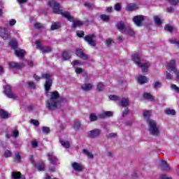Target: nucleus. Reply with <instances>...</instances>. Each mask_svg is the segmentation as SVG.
Returning a JSON list of instances; mask_svg holds the SVG:
<instances>
[{
  "label": "nucleus",
  "instance_id": "f257e3e1",
  "mask_svg": "<svg viewBox=\"0 0 179 179\" xmlns=\"http://www.w3.org/2000/svg\"><path fill=\"white\" fill-rule=\"evenodd\" d=\"M66 101H68L66 98L60 96L57 91H54L49 94V99L46 101V107L50 111H52V110L61 108L62 105L65 104Z\"/></svg>",
  "mask_w": 179,
  "mask_h": 179
},
{
  "label": "nucleus",
  "instance_id": "f03ea898",
  "mask_svg": "<svg viewBox=\"0 0 179 179\" xmlns=\"http://www.w3.org/2000/svg\"><path fill=\"white\" fill-rule=\"evenodd\" d=\"M49 6L52 8L54 13H56L57 15H62L63 17H66V19H67L69 22H72L73 27H79V26H82L83 24V22L80 20H75L73 17L71 16V13H69V12H62L59 3H57L55 1L51 0L49 1Z\"/></svg>",
  "mask_w": 179,
  "mask_h": 179
},
{
  "label": "nucleus",
  "instance_id": "7ed1b4c3",
  "mask_svg": "<svg viewBox=\"0 0 179 179\" xmlns=\"http://www.w3.org/2000/svg\"><path fill=\"white\" fill-rule=\"evenodd\" d=\"M141 57H142V54L141 53H135L132 55L131 59L139 66V68H141V71L143 73H146L148 72V69H149V67L150 66V63L148 62L145 63H141Z\"/></svg>",
  "mask_w": 179,
  "mask_h": 179
},
{
  "label": "nucleus",
  "instance_id": "20e7f679",
  "mask_svg": "<svg viewBox=\"0 0 179 179\" xmlns=\"http://www.w3.org/2000/svg\"><path fill=\"white\" fill-rule=\"evenodd\" d=\"M148 131L150 135H152V136H159L160 135V130L159 129V127H157V124L156 123V121L153 120H148Z\"/></svg>",
  "mask_w": 179,
  "mask_h": 179
},
{
  "label": "nucleus",
  "instance_id": "39448f33",
  "mask_svg": "<svg viewBox=\"0 0 179 179\" xmlns=\"http://www.w3.org/2000/svg\"><path fill=\"white\" fill-rule=\"evenodd\" d=\"M43 79H46L45 83V90L46 94H48V92H50V89H51V86H52V80L51 78H52V74L51 73H44L42 75Z\"/></svg>",
  "mask_w": 179,
  "mask_h": 179
},
{
  "label": "nucleus",
  "instance_id": "423d86ee",
  "mask_svg": "<svg viewBox=\"0 0 179 179\" xmlns=\"http://www.w3.org/2000/svg\"><path fill=\"white\" fill-rule=\"evenodd\" d=\"M166 69L169 71V72H174V73L176 75L177 79L179 80V70H177L176 69V61L171 60L166 64Z\"/></svg>",
  "mask_w": 179,
  "mask_h": 179
},
{
  "label": "nucleus",
  "instance_id": "0eeeda50",
  "mask_svg": "<svg viewBox=\"0 0 179 179\" xmlns=\"http://www.w3.org/2000/svg\"><path fill=\"white\" fill-rule=\"evenodd\" d=\"M36 48H38V50H40V51H41V52H43V54L51 52V51H52V48H51V47L41 45V43L40 42V41H36Z\"/></svg>",
  "mask_w": 179,
  "mask_h": 179
},
{
  "label": "nucleus",
  "instance_id": "6e6552de",
  "mask_svg": "<svg viewBox=\"0 0 179 179\" xmlns=\"http://www.w3.org/2000/svg\"><path fill=\"white\" fill-rule=\"evenodd\" d=\"M84 39L86 43H87V44L91 47H96L97 45V41L95 39L94 34L86 36Z\"/></svg>",
  "mask_w": 179,
  "mask_h": 179
},
{
  "label": "nucleus",
  "instance_id": "1a4fd4ad",
  "mask_svg": "<svg viewBox=\"0 0 179 179\" xmlns=\"http://www.w3.org/2000/svg\"><path fill=\"white\" fill-rule=\"evenodd\" d=\"M132 20L134 24L137 26V27H141V26H143V21L145 20V16L136 15L133 17Z\"/></svg>",
  "mask_w": 179,
  "mask_h": 179
},
{
  "label": "nucleus",
  "instance_id": "9d476101",
  "mask_svg": "<svg viewBox=\"0 0 179 179\" xmlns=\"http://www.w3.org/2000/svg\"><path fill=\"white\" fill-rule=\"evenodd\" d=\"M10 89H12V87L10 85H6L4 87V93L8 97L9 99H13L15 100L16 99V95L10 91Z\"/></svg>",
  "mask_w": 179,
  "mask_h": 179
},
{
  "label": "nucleus",
  "instance_id": "9b49d317",
  "mask_svg": "<svg viewBox=\"0 0 179 179\" xmlns=\"http://www.w3.org/2000/svg\"><path fill=\"white\" fill-rule=\"evenodd\" d=\"M159 166L162 170L164 171H170V166L167 164V162L163 159H160L159 162Z\"/></svg>",
  "mask_w": 179,
  "mask_h": 179
},
{
  "label": "nucleus",
  "instance_id": "f8f14e48",
  "mask_svg": "<svg viewBox=\"0 0 179 179\" xmlns=\"http://www.w3.org/2000/svg\"><path fill=\"white\" fill-rule=\"evenodd\" d=\"M159 166L162 170L164 171H170V166L167 164V162L163 159H160L159 162Z\"/></svg>",
  "mask_w": 179,
  "mask_h": 179
},
{
  "label": "nucleus",
  "instance_id": "ddd939ff",
  "mask_svg": "<svg viewBox=\"0 0 179 179\" xmlns=\"http://www.w3.org/2000/svg\"><path fill=\"white\" fill-rule=\"evenodd\" d=\"M76 55L77 57H79V58H81V59H89V56L85 54L83 49H77L76 50Z\"/></svg>",
  "mask_w": 179,
  "mask_h": 179
},
{
  "label": "nucleus",
  "instance_id": "4468645a",
  "mask_svg": "<svg viewBox=\"0 0 179 179\" xmlns=\"http://www.w3.org/2000/svg\"><path fill=\"white\" fill-rule=\"evenodd\" d=\"M48 160L50 164H58V158L54 155V152H49L48 154Z\"/></svg>",
  "mask_w": 179,
  "mask_h": 179
},
{
  "label": "nucleus",
  "instance_id": "2eb2a0df",
  "mask_svg": "<svg viewBox=\"0 0 179 179\" xmlns=\"http://www.w3.org/2000/svg\"><path fill=\"white\" fill-rule=\"evenodd\" d=\"M81 89L83 92H90L93 89V84L92 83H84L81 85Z\"/></svg>",
  "mask_w": 179,
  "mask_h": 179
},
{
  "label": "nucleus",
  "instance_id": "dca6fc26",
  "mask_svg": "<svg viewBox=\"0 0 179 179\" xmlns=\"http://www.w3.org/2000/svg\"><path fill=\"white\" fill-rule=\"evenodd\" d=\"M0 36L3 38V40H8L9 38V34H8V31L6 28L0 27Z\"/></svg>",
  "mask_w": 179,
  "mask_h": 179
},
{
  "label": "nucleus",
  "instance_id": "f3484780",
  "mask_svg": "<svg viewBox=\"0 0 179 179\" xmlns=\"http://www.w3.org/2000/svg\"><path fill=\"white\" fill-rule=\"evenodd\" d=\"M100 135V129H94L88 132V136L90 138H97Z\"/></svg>",
  "mask_w": 179,
  "mask_h": 179
},
{
  "label": "nucleus",
  "instance_id": "a211bd4d",
  "mask_svg": "<svg viewBox=\"0 0 179 179\" xmlns=\"http://www.w3.org/2000/svg\"><path fill=\"white\" fill-rule=\"evenodd\" d=\"M116 27L118 29V30L120 31L122 33H125V31H127V28L125 27V24L122 21L119 22L117 24Z\"/></svg>",
  "mask_w": 179,
  "mask_h": 179
},
{
  "label": "nucleus",
  "instance_id": "6ab92c4d",
  "mask_svg": "<svg viewBox=\"0 0 179 179\" xmlns=\"http://www.w3.org/2000/svg\"><path fill=\"white\" fill-rule=\"evenodd\" d=\"M10 68H17V69H20L22 66H24L23 63H16L14 62H10L8 63Z\"/></svg>",
  "mask_w": 179,
  "mask_h": 179
},
{
  "label": "nucleus",
  "instance_id": "aec40b11",
  "mask_svg": "<svg viewBox=\"0 0 179 179\" xmlns=\"http://www.w3.org/2000/svg\"><path fill=\"white\" fill-rule=\"evenodd\" d=\"M118 105L121 106L122 107H128V106H129V99L123 98L119 101Z\"/></svg>",
  "mask_w": 179,
  "mask_h": 179
},
{
  "label": "nucleus",
  "instance_id": "412c9836",
  "mask_svg": "<svg viewBox=\"0 0 179 179\" xmlns=\"http://www.w3.org/2000/svg\"><path fill=\"white\" fill-rule=\"evenodd\" d=\"M108 117H113V112L111 111H103L99 114V118H107Z\"/></svg>",
  "mask_w": 179,
  "mask_h": 179
},
{
  "label": "nucleus",
  "instance_id": "4be33fe9",
  "mask_svg": "<svg viewBox=\"0 0 179 179\" xmlns=\"http://www.w3.org/2000/svg\"><path fill=\"white\" fill-rule=\"evenodd\" d=\"M72 168L76 171H82V170H83V166H82V164H80L78 162H73L72 164Z\"/></svg>",
  "mask_w": 179,
  "mask_h": 179
},
{
  "label": "nucleus",
  "instance_id": "5701e85b",
  "mask_svg": "<svg viewBox=\"0 0 179 179\" xmlns=\"http://www.w3.org/2000/svg\"><path fill=\"white\" fill-rule=\"evenodd\" d=\"M126 9H127V10H129V12L136 10V9H138V5L134 4V3H129V4H127Z\"/></svg>",
  "mask_w": 179,
  "mask_h": 179
},
{
  "label": "nucleus",
  "instance_id": "b1692460",
  "mask_svg": "<svg viewBox=\"0 0 179 179\" xmlns=\"http://www.w3.org/2000/svg\"><path fill=\"white\" fill-rule=\"evenodd\" d=\"M24 50L22 49H15V54L17 57H19L20 58H23L24 57Z\"/></svg>",
  "mask_w": 179,
  "mask_h": 179
},
{
  "label": "nucleus",
  "instance_id": "393cba45",
  "mask_svg": "<svg viewBox=\"0 0 179 179\" xmlns=\"http://www.w3.org/2000/svg\"><path fill=\"white\" fill-rule=\"evenodd\" d=\"M80 121L79 120H76L74 121L73 124V128L75 129V131H79V129H80Z\"/></svg>",
  "mask_w": 179,
  "mask_h": 179
},
{
  "label": "nucleus",
  "instance_id": "a878e982",
  "mask_svg": "<svg viewBox=\"0 0 179 179\" xmlns=\"http://www.w3.org/2000/svg\"><path fill=\"white\" fill-rule=\"evenodd\" d=\"M148 78H146V76H140L138 78V81L141 85H143V83H148Z\"/></svg>",
  "mask_w": 179,
  "mask_h": 179
},
{
  "label": "nucleus",
  "instance_id": "bb28decb",
  "mask_svg": "<svg viewBox=\"0 0 179 179\" xmlns=\"http://www.w3.org/2000/svg\"><path fill=\"white\" fill-rule=\"evenodd\" d=\"M12 177L14 179H20V178L26 179L24 177L22 178V174L20 173V172H13Z\"/></svg>",
  "mask_w": 179,
  "mask_h": 179
},
{
  "label": "nucleus",
  "instance_id": "cd10ccee",
  "mask_svg": "<svg viewBox=\"0 0 179 179\" xmlns=\"http://www.w3.org/2000/svg\"><path fill=\"white\" fill-rule=\"evenodd\" d=\"M150 114H152V112L150 110H145L143 113L145 120H147V122L150 120V119H149V117H150Z\"/></svg>",
  "mask_w": 179,
  "mask_h": 179
},
{
  "label": "nucleus",
  "instance_id": "c85d7f7f",
  "mask_svg": "<svg viewBox=\"0 0 179 179\" xmlns=\"http://www.w3.org/2000/svg\"><path fill=\"white\" fill-rule=\"evenodd\" d=\"M144 99H146L147 100H150V101H153L155 100V97H153V96H152V94L145 92L144 94Z\"/></svg>",
  "mask_w": 179,
  "mask_h": 179
},
{
  "label": "nucleus",
  "instance_id": "c756f323",
  "mask_svg": "<svg viewBox=\"0 0 179 179\" xmlns=\"http://www.w3.org/2000/svg\"><path fill=\"white\" fill-rule=\"evenodd\" d=\"M154 21L157 24V26H160L163 22H162V19H160V17L159 15L154 16Z\"/></svg>",
  "mask_w": 179,
  "mask_h": 179
},
{
  "label": "nucleus",
  "instance_id": "7c9ffc66",
  "mask_svg": "<svg viewBox=\"0 0 179 179\" xmlns=\"http://www.w3.org/2000/svg\"><path fill=\"white\" fill-rule=\"evenodd\" d=\"M61 27V24L59 22H55L51 26L52 30H57Z\"/></svg>",
  "mask_w": 179,
  "mask_h": 179
},
{
  "label": "nucleus",
  "instance_id": "2f4dec72",
  "mask_svg": "<svg viewBox=\"0 0 179 179\" xmlns=\"http://www.w3.org/2000/svg\"><path fill=\"white\" fill-rule=\"evenodd\" d=\"M9 44L13 50H16V48H17V41H11Z\"/></svg>",
  "mask_w": 179,
  "mask_h": 179
},
{
  "label": "nucleus",
  "instance_id": "473e14b6",
  "mask_svg": "<svg viewBox=\"0 0 179 179\" xmlns=\"http://www.w3.org/2000/svg\"><path fill=\"white\" fill-rule=\"evenodd\" d=\"M109 99L110 100H112V101H120V96L117 95H110Z\"/></svg>",
  "mask_w": 179,
  "mask_h": 179
},
{
  "label": "nucleus",
  "instance_id": "72a5a7b5",
  "mask_svg": "<svg viewBox=\"0 0 179 179\" xmlns=\"http://www.w3.org/2000/svg\"><path fill=\"white\" fill-rule=\"evenodd\" d=\"M165 113L167 115H176V110L173 109H166Z\"/></svg>",
  "mask_w": 179,
  "mask_h": 179
},
{
  "label": "nucleus",
  "instance_id": "f704fd0d",
  "mask_svg": "<svg viewBox=\"0 0 179 179\" xmlns=\"http://www.w3.org/2000/svg\"><path fill=\"white\" fill-rule=\"evenodd\" d=\"M62 58L64 61H68L69 58H71V55L68 53L67 52H64L62 55Z\"/></svg>",
  "mask_w": 179,
  "mask_h": 179
},
{
  "label": "nucleus",
  "instance_id": "c9c22d12",
  "mask_svg": "<svg viewBox=\"0 0 179 179\" xmlns=\"http://www.w3.org/2000/svg\"><path fill=\"white\" fill-rule=\"evenodd\" d=\"M60 143L62 144V146H63L66 149L69 148V146H71L69 142L68 141H60Z\"/></svg>",
  "mask_w": 179,
  "mask_h": 179
},
{
  "label": "nucleus",
  "instance_id": "e433bc0d",
  "mask_svg": "<svg viewBox=\"0 0 179 179\" xmlns=\"http://www.w3.org/2000/svg\"><path fill=\"white\" fill-rule=\"evenodd\" d=\"M83 153H85L89 159H93V157H94L93 154L92 152H90L87 150H83Z\"/></svg>",
  "mask_w": 179,
  "mask_h": 179
},
{
  "label": "nucleus",
  "instance_id": "4c0bfd02",
  "mask_svg": "<svg viewBox=\"0 0 179 179\" xmlns=\"http://www.w3.org/2000/svg\"><path fill=\"white\" fill-rule=\"evenodd\" d=\"M8 113L5 112L3 110H0V117L1 118H8Z\"/></svg>",
  "mask_w": 179,
  "mask_h": 179
},
{
  "label": "nucleus",
  "instance_id": "58836bf2",
  "mask_svg": "<svg viewBox=\"0 0 179 179\" xmlns=\"http://www.w3.org/2000/svg\"><path fill=\"white\" fill-rule=\"evenodd\" d=\"M100 19H101V20L103 22H108L110 20V16L107 15H101L100 16Z\"/></svg>",
  "mask_w": 179,
  "mask_h": 179
},
{
  "label": "nucleus",
  "instance_id": "ea45409f",
  "mask_svg": "<svg viewBox=\"0 0 179 179\" xmlns=\"http://www.w3.org/2000/svg\"><path fill=\"white\" fill-rule=\"evenodd\" d=\"M97 118H98L97 116L94 113H91L90 115V120L92 122L97 121Z\"/></svg>",
  "mask_w": 179,
  "mask_h": 179
},
{
  "label": "nucleus",
  "instance_id": "a19ab883",
  "mask_svg": "<svg viewBox=\"0 0 179 179\" xmlns=\"http://www.w3.org/2000/svg\"><path fill=\"white\" fill-rule=\"evenodd\" d=\"M103 87H104V84H103V83H99L96 86V89L99 92H101V90H103Z\"/></svg>",
  "mask_w": 179,
  "mask_h": 179
},
{
  "label": "nucleus",
  "instance_id": "79ce46f5",
  "mask_svg": "<svg viewBox=\"0 0 179 179\" xmlns=\"http://www.w3.org/2000/svg\"><path fill=\"white\" fill-rule=\"evenodd\" d=\"M73 66H81V65H83V64L78 60L73 61V63H71Z\"/></svg>",
  "mask_w": 179,
  "mask_h": 179
},
{
  "label": "nucleus",
  "instance_id": "37998d69",
  "mask_svg": "<svg viewBox=\"0 0 179 179\" xmlns=\"http://www.w3.org/2000/svg\"><path fill=\"white\" fill-rule=\"evenodd\" d=\"M153 87L155 89H159V87H162V83L159 81H156L154 84H153Z\"/></svg>",
  "mask_w": 179,
  "mask_h": 179
},
{
  "label": "nucleus",
  "instance_id": "c03bdc74",
  "mask_svg": "<svg viewBox=\"0 0 179 179\" xmlns=\"http://www.w3.org/2000/svg\"><path fill=\"white\" fill-rule=\"evenodd\" d=\"M43 134H49L50 133V127H42Z\"/></svg>",
  "mask_w": 179,
  "mask_h": 179
},
{
  "label": "nucleus",
  "instance_id": "a18cd8bd",
  "mask_svg": "<svg viewBox=\"0 0 179 179\" xmlns=\"http://www.w3.org/2000/svg\"><path fill=\"white\" fill-rule=\"evenodd\" d=\"M115 10H117V12H120L121 10V4L120 3H117L114 6Z\"/></svg>",
  "mask_w": 179,
  "mask_h": 179
},
{
  "label": "nucleus",
  "instance_id": "49530a36",
  "mask_svg": "<svg viewBox=\"0 0 179 179\" xmlns=\"http://www.w3.org/2000/svg\"><path fill=\"white\" fill-rule=\"evenodd\" d=\"M169 1L171 5L176 6V5H178L179 0H169Z\"/></svg>",
  "mask_w": 179,
  "mask_h": 179
},
{
  "label": "nucleus",
  "instance_id": "de8ad7c7",
  "mask_svg": "<svg viewBox=\"0 0 179 179\" xmlns=\"http://www.w3.org/2000/svg\"><path fill=\"white\" fill-rule=\"evenodd\" d=\"M169 41L171 44H176V47L179 48V41H177L176 39H171Z\"/></svg>",
  "mask_w": 179,
  "mask_h": 179
},
{
  "label": "nucleus",
  "instance_id": "09e8293b",
  "mask_svg": "<svg viewBox=\"0 0 179 179\" xmlns=\"http://www.w3.org/2000/svg\"><path fill=\"white\" fill-rule=\"evenodd\" d=\"M31 124L35 127H38V125H40V122H38V121L36 120H31Z\"/></svg>",
  "mask_w": 179,
  "mask_h": 179
},
{
  "label": "nucleus",
  "instance_id": "8fccbe9b",
  "mask_svg": "<svg viewBox=\"0 0 179 179\" xmlns=\"http://www.w3.org/2000/svg\"><path fill=\"white\" fill-rule=\"evenodd\" d=\"M5 157H10L12 156V152L10 150H6L4 152Z\"/></svg>",
  "mask_w": 179,
  "mask_h": 179
},
{
  "label": "nucleus",
  "instance_id": "3c124183",
  "mask_svg": "<svg viewBox=\"0 0 179 179\" xmlns=\"http://www.w3.org/2000/svg\"><path fill=\"white\" fill-rule=\"evenodd\" d=\"M171 89L172 90H174V92H176V93H179V88L178 87H177V85L173 84L171 85Z\"/></svg>",
  "mask_w": 179,
  "mask_h": 179
},
{
  "label": "nucleus",
  "instance_id": "603ef678",
  "mask_svg": "<svg viewBox=\"0 0 179 179\" xmlns=\"http://www.w3.org/2000/svg\"><path fill=\"white\" fill-rule=\"evenodd\" d=\"M85 6L86 8H88V9H90L92 8H94V5L92 4V3L86 2L85 3Z\"/></svg>",
  "mask_w": 179,
  "mask_h": 179
},
{
  "label": "nucleus",
  "instance_id": "864d4df0",
  "mask_svg": "<svg viewBox=\"0 0 179 179\" xmlns=\"http://www.w3.org/2000/svg\"><path fill=\"white\" fill-rule=\"evenodd\" d=\"M164 29H165V30H166V31H169L170 33H171V31H173V27H171L170 25H166Z\"/></svg>",
  "mask_w": 179,
  "mask_h": 179
},
{
  "label": "nucleus",
  "instance_id": "5fc2aeb1",
  "mask_svg": "<svg viewBox=\"0 0 179 179\" xmlns=\"http://www.w3.org/2000/svg\"><path fill=\"white\" fill-rule=\"evenodd\" d=\"M37 169L39 171H43V170H44V163L41 162V164L37 166Z\"/></svg>",
  "mask_w": 179,
  "mask_h": 179
},
{
  "label": "nucleus",
  "instance_id": "6e6d98bb",
  "mask_svg": "<svg viewBox=\"0 0 179 179\" xmlns=\"http://www.w3.org/2000/svg\"><path fill=\"white\" fill-rule=\"evenodd\" d=\"M28 85L31 89H36V84L31 81L28 82Z\"/></svg>",
  "mask_w": 179,
  "mask_h": 179
},
{
  "label": "nucleus",
  "instance_id": "4d7b16f0",
  "mask_svg": "<svg viewBox=\"0 0 179 179\" xmlns=\"http://www.w3.org/2000/svg\"><path fill=\"white\" fill-rule=\"evenodd\" d=\"M76 34L78 37H83V36H85V32H83V31H77Z\"/></svg>",
  "mask_w": 179,
  "mask_h": 179
},
{
  "label": "nucleus",
  "instance_id": "13d9d810",
  "mask_svg": "<svg viewBox=\"0 0 179 179\" xmlns=\"http://www.w3.org/2000/svg\"><path fill=\"white\" fill-rule=\"evenodd\" d=\"M43 26L41 23H36L34 24V28L35 29H43Z\"/></svg>",
  "mask_w": 179,
  "mask_h": 179
},
{
  "label": "nucleus",
  "instance_id": "bf43d9fd",
  "mask_svg": "<svg viewBox=\"0 0 179 179\" xmlns=\"http://www.w3.org/2000/svg\"><path fill=\"white\" fill-rule=\"evenodd\" d=\"M15 24H16V20L15 19H11L9 21V26H15Z\"/></svg>",
  "mask_w": 179,
  "mask_h": 179
},
{
  "label": "nucleus",
  "instance_id": "052dcab7",
  "mask_svg": "<svg viewBox=\"0 0 179 179\" xmlns=\"http://www.w3.org/2000/svg\"><path fill=\"white\" fill-rule=\"evenodd\" d=\"M165 75H166V79H169V80L173 79V76H171L170 73H169V72L166 71V72L165 73Z\"/></svg>",
  "mask_w": 179,
  "mask_h": 179
},
{
  "label": "nucleus",
  "instance_id": "680f3d73",
  "mask_svg": "<svg viewBox=\"0 0 179 179\" xmlns=\"http://www.w3.org/2000/svg\"><path fill=\"white\" fill-rule=\"evenodd\" d=\"M13 138H17V136H19V131L17 130H14L13 131Z\"/></svg>",
  "mask_w": 179,
  "mask_h": 179
},
{
  "label": "nucleus",
  "instance_id": "e2e57ef3",
  "mask_svg": "<svg viewBox=\"0 0 179 179\" xmlns=\"http://www.w3.org/2000/svg\"><path fill=\"white\" fill-rule=\"evenodd\" d=\"M127 33L130 35V36H135V31L133 29H129L127 30Z\"/></svg>",
  "mask_w": 179,
  "mask_h": 179
},
{
  "label": "nucleus",
  "instance_id": "0e129e2a",
  "mask_svg": "<svg viewBox=\"0 0 179 179\" xmlns=\"http://www.w3.org/2000/svg\"><path fill=\"white\" fill-rule=\"evenodd\" d=\"M160 179H172L171 178L169 177L166 174H162L160 176Z\"/></svg>",
  "mask_w": 179,
  "mask_h": 179
},
{
  "label": "nucleus",
  "instance_id": "69168bd1",
  "mask_svg": "<svg viewBox=\"0 0 179 179\" xmlns=\"http://www.w3.org/2000/svg\"><path fill=\"white\" fill-rule=\"evenodd\" d=\"M75 72L76 73H82V72H83V69L82 68H76L75 70Z\"/></svg>",
  "mask_w": 179,
  "mask_h": 179
},
{
  "label": "nucleus",
  "instance_id": "338daca9",
  "mask_svg": "<svg viewBox=\"0 0 179 179\" xmlns=\"http://www.w3.org/2000/svg\"><path fill=\"white\" fill-rule=\"evenodd\" d=\"M15 159H16V160H17L18 162H20V160L22 159V157L20 156V154L16 153V154H15Z\"/></svg>",
  "mask_w": 179,
  "mask_h": 179
},
{
  "label": "nucleus",
  "instance_id": "774afa93",
  "mask_svg": "<svg viewBox=\"0 0 179 179\" xmlns=\"http://www.w3.org/2000/svg\"><path fill=\"white\" fill-rule=\"evenodd\" d=\"M106 43L107 45H111V43H113V40L111 38H108Z\"/></svg>",
  "mask_w": 179,
  "mask_h": 179
}]
</instances>
